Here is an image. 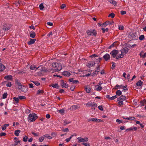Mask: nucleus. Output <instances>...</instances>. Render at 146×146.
I'll list each match as a JSON object with an SVG mask.
<instances>
[{
  "label": "nucleus",
  "instance_id": "33",
  "mask_svg": "<svg viewBox=\"0 0 146 146\" xmlns=\"http://www.w3.org/2000/svg\"><path fill=\"white\" fill-rule=\"evenodd\" d=\"M44 138L45 137L43 135L39 138V141L40 142H42L43 141Z\"/></svg>",
  "mask_w": 146,
  "mask_h": 146
},
{
  "label": "nucleus",
  "instance_id": "16",
  "mask_svg": "<svg viewBox=\"0 0 146 146\" xmlns=\"http://www.w3.org/2000/svg\"><path fill=\"white\" fill-rule=\"evenodd\" d=\"M92 121L97 122L103 121L102 120L100 119H98L95 118H92Z\"/></svg>",
  "mask_w": 146,
  "mask_h": 146
},
{
  "label": "nucleus",
  "instance_id": "46",
  "mask_svg": "<svg viewBox=\"0 0 146 146\" xmlns=\"http://www.w3.org/2000/svg\"><path fill=\"white\" fill-rule=\"evenodd\" d=\"M82 145H84L85 146H90V144L88 143H82Z\"/></svg>",
  "mask_w": 146,
  "mask_h": 146
},
{
  "label": "nucleus",
  "instance_id": "61",
  "mask_svg": "<svg viewBox=\"0 0 146 146\" xmlns=\"http://www.w3.org/2000/svg\"><path fill=\"white\" fill-rule=\"evenodd\" d=\"M20 141H16L15 143V145H17L18 143H20Z\"/></svg>",
  "mask_w": 146,
  "mask_h": 146
},
{
  "label": "nucleus",
  "instance_id": "24",
  "mask_svg": "<svg viewBox=\"0 0 146 146\" xmlns=\"http://www.w3.org/2000/svg\"><path fill=\"white\" fill-rule=\"evenodd\" d=\"M124 88V86L122 85H119L118 84L116 85L115 86V89H117L118 88Z\"/></svg>",
  "mask_w": 146,
  "mask_h": 146
},
{
  "label": "nucleus",
  "instance_id": "26",
  "mask_svg": "<svg viewBox=\"0 0 146 146\" xmlns=\"http://www.w3.org/2000/svg\"><path fill=\"white\" fill-rule=\"evenodd\" d=\"M21 132L20 130H17L15 131L14 134L16 136H18L19 135V133Z\"/></svg>",
  "mask_w": 146,
  "mask_h": 146
},
{
  "label": "nucleus",
  "instance_id": "54",
  "mask_svg": "<svg viewBox=\"0 0 146 146\" xmlns=\"http://www.w3.org/2000/svg\"><path fill=\"white\" fill-rule=\"evenodd\" d=\"M6 135V134L5 133L1 132L0 133V137L5 136Z\"/></svg>",
  "mask_w": 146,
  "mask_h": 146
},
{
  "label": "nucleus",
  "instance_id": "10",
  "mask_svg": "<svg viewBox=\"0 0 146 146\" xmlns=\"http://www.w3.org/2000/svg\"><path fill=\"white\" fill-rule=\"evenodd\" d=\"M103 58L106 61H107L110 58V56L108 54H106L103 56Z\"/></svg>",
  "mask_w": 146,
  "mask_h": 146
},
{
  "label": "nucleus",
  "instance_id": "6",
  "mask_svg": "<svg viewBox=\"0 0 146 146\" xmlns=\"http://www.w3.org/2000/svg\"><path fill=\"white\" fill-rule=\"evenodd\" d=\"M118 51L116 50H114L112 51L110 53V54H111L113 58H114L118 54Z\"/></svg>",
  "mask_w": 146,
  "mask_h": 146
},
{
  "label": "nucleus",
  "instance_id": "25",
  "mask_svg": "<svg viewBox=\"0 0 146 146\" xmlns=\"http://www.w3.org/2000/svg\"><path fill=\"white\" fill-rule=\"evenodd\" d=\"M36 36V34L34 32H32L30 33V36L32 38H34Z\"/></svg>",
  "mask_w": 146,
  "mask_h": 146
},
{
  "label": "nucleus",
  "instance_id": "64",
  "mask_svg": "<svg viewBox=\"0 0 146 146\" xmlns=\"http://www.w3.org/2000/svg\"><path fill=\"white\" fill-rule=\"evenodd\" d=\"M111 63L112 64L111 69H114V68L115 67V66L114 65L115 63L113 62H112Z\"/></svg>",
  "mask_w": 146,
  "mask_h": 146
},
{
  "label": "nucleus",
  "instance_id": "13",
  "mask_svg": "<svg viewBox=\"0 0 146 146\" xmlns=\"http://www.w3.org/2000/svg\"><path fill=\"white\" fill-rule=\"evenodd\" d=\"M126 99V97L125 96H124L123 95H122L119 98H117V101H120V100L124 101Z\"/></svg>",
  "mask_w": 146,
  "mask_h": 146
},
{
  "label": "nucleus",
  "instance_id": "63",
  "mask_svg": "<svg viewBox=\"0 0 146 146\" xmlns=\"http://www.w3.org/2000/svg\"><path fill=\"white\" fill-rule=\"evenodd\" d=\"M118 105L119 106L122 105L123 104V102L122 101H119L118 103Z\"/></svg>",
  "mask_w": 146,
  "mask_h": 146
},
{
  "label": "nucleus",
  "instance_id": "37",
  "mask_svg": "<svg viewBox=\"0 0 146 146\" xmlns=\"http://www.w3.org/2000/svg\"><path fill=\"white\" fill-rule=\"evenodd\" d=\"M101 29L103 31V33H104L105 31H106V32H108L109 31V29L108 28H107L106 29H105L104 28H102Z\"/></svg>",
  "mask_w": 146,
  "mask_h": 146
},
{
  "label": "nucleus",
  "instance_id": "39",
  "mask_svg": "<svg viewBox=\"0 0 146 146\" xmlns=\"http://www.w3.org/2000/svg\"><path fill=\"white\" fill-rule=\"evenodd\" d=\"M98 86V87L96 89V90L97 91H100L102 89V87L100 86Z\"/></svg>",
  "mask_w": 146,
  "mask_h": 146
},
{
  "label": "nucleus",
  "instance_id": "29",
  "mask_svg": "<svg viewBox=\"0 0 146 146\" xmlns=\"http://www.w3.org/2000/svg\"><path fill=\"white\" fill-rule=\"evenodd\" d=\"M123 118L125 119H128L129 120H133L135 119L134 117H131L127 118L123 117Z\"/></svg>",
  "mask_w": 146,
  "mask_h": 146
},
{
  "label": "nucleus",
  "instance_id": "18",
  "mask_svg": "<svg viewBox=\"0 0 146 146\" xmlns=\"http://www.w3.org/2000/svg\"><path fill=\"white\" fill-rule=\"evenodd\" d=\"M137 129V128L136 127H134L133 128L132 127H130L128 129H126L125 131H129L131 130H134L135 131Z\"/></svg>",
  "mask_w": 146,
  "mask_h": 146
},
{
  "label": "nucleus",
  "instance_id": "4",
  "mask_svg": "<svg viewBox=\"0 0 146 146\" xmlns=\"http://www.w3.org/2000/svg\"><path fill=\"white\" fill-rule=\"evenodd\" d=\"M86 105L88 106H91L92 107H97V104L95 102H89Z\"/></svg>",
  "mask_w": 146,
  "mask_h": 146
},
{
  "label": "nucleus",
  "instance_id": "2",
  "mask_svg": "<svg viewBox=\"0 0 146 146\" xmlns=\"http://www.w3.org/2000/svg\"><path fill=\"white\" fill-rule=\"evenodd\" d=\"M52 66L53 67L55 68L54 70L58 71L62 69V67L60 65L56 62H54L52 63Z\"/></svg>",
  "mask_w": 146,
  "mask_h": 146
},
{
  "label": "nucleus",
  "instance_id": "43",
  "mask_svg": "<svg viewBox=\"0 0 146 146\" xmlns=\"http://www.w3.org/2000/svg\"><path fill=\"white\" fill-rule=\"evenodd\" d=\"M19 98L20 100L25 99L26 98V97L23 96H19Z\"/></svg>",
  "mask_w": 146,
  "mask_h": 146
},
{
  "label": "nucleus",
  "instance_id": "23",
  "mask_svg": "<svg viewBox=\"0 0 146 146\" xmlns=\"http://www.w3.org/2000/svg\"><path fill=\"white\" fill-rule=\"evenodd\" d=\"M5 66L1 63H0V72L3 71L5 69Z\"/></svg>",
  "mask_w": 146,
  "mask_h": 146
},
{
  "label": "nucleus",
  "instance_id": "14",
  "mask_svg": "<svg viewBox=\"0 0 146 146\" xmlns=\"http://www.w3.org/2000/svg\"><path fill=\"white\" fill-rule=\"evenodd\" d=\"M113 23V22H112V23H111L110 22L107 21L105 22L104 23L102 24V27L106 26L108 25H112V23Z\"/></svg>",
  "mask_w": 146,
  "mask_h": 146
},
{
  "label": "nucleus",
  "instance_id": "41",
  "mask_svg": "<svg viewBox=\"0 0 146 146\" xmlns=\"http://www.w3.org/2000/svg\"><path fill=\"white\" fill-rule=\"evenodd\" d=\"M7 92H6L4 93L3 96V98L5 99L7 98Z\"/></svg>",
  "mask_w": 146,
  "mask_h": 146
},
{
  "label": "nucleus",
  "instance_id": "49",
  "mask_svg": "<svg viewBox=\"0 0 146 146\" xmlns=\"http://www.w3.org/2000/svg\"><path fill=\"white\" fill-rule=\"evenodd\" d=\"M72 82L73 84H77L79 82L77 80H74Z\"/></svg>",
  "mask_w": 146,
  "mask_h": 146
},
{
  "label": "nucleus",
  "instance_id": "53",
  "mask_svg": "<svg viewBox=\"0 0 146 146\" xmlns=\"http://www.w3.org/2000/svg\"><path fill=\"white\" fill-rule=\"evenodd\" d=\"M100 71H97V70H96L93 73H92V75L93 76H95L94 75L95 74H98V72Z\"/></svg>",
  "mask_w": 146,
  "mask_h": 146
},
{
  "label": "nucleus",
  "instance_id": "35",
  "mask_svg": "<svg viewBox=\"0 0 146 146\" xmlns=\"http://www.w3.org/2000/svg\"><path fill=\"white\" fill-rule=\"evenodd\" d=\"M146 101L145 99L141 101L140 103L141 106H144L146 103Z\"/></svg>",
  "mask_w": 146,
  "mask_h": 146
},
{
  "label": "nucleus",
  "instance_id": "27",
  "mask_svg": "<svg viewBox=\"0 0 146 146\" xmlns=\"http://www.w3.org/2000/svg\"><path fill=\"white\" fill-rule=\"evenodd\" d=\"M85 89L86 92L89 93L90 92V87L89 86H88Z\"/></svg>",
  "mask_w": 146,
  "mask_h": 146
},
{
  "label": "nucleus",
  "instance_id": "58",
  "mask_svg": "<svg viewBox=\"0 0 146 146\" xmlns=\"http://www.w3.org/2000/svg\"><path fill=\"white\" fill-rule=\"evenodd\" d=\"M66 5L65 4H62L61 6V8L62 9H63L65 7Z\"/></svg>",
  "mask_w": 146,
  "mask_h": 146
},
{
  "label": "nucleus",
  "instance_id": "45",
  "mask_svg": "<svg viewBox=\"0 0 146 146\" xmlns=\"http://www.w3.org/2000/svg\"><path fill=\"white\" fill-rule=\"evenodd\" d=\"M39 7L40 10H42L43 9L44 7L42 3H41L39 5Z\"/></svg>",
  "mask_w": 146,
  "mask_h": 146
},
{
  "label": "nucleus",
  "instance_id": "38",
  "mask_svg": "<svg viewBox=\"0 0 146 146\" xmlns=\"http://www.w3.org/2000/svg\"><path fill=\"white\" fill-rule=\"evenodd\" d=\"M28 139V137L25 135L24 136V137L23 138V141L24 142H26L27 141V140Z\"/></svg>",
  "mask_w": 146,
  "mask_h": 146
},
{
  "label": "nucleus",
  "instance_id": "47",
  "mask_svg": "<svg viewBox=\"0 0 146 146\" xmlns=\"http://www.w3.org/2000/svg\"><path fill=\"white\" fill-rule=\"evenodd\" d=\"M92 33L93 35L96 36V31L95 30H94L92 31Z\"/></svg>",
  "mask_w": 146,
  "mask_h": 146
},
{
  "label": "nucleus",
  "instance_id": "50",
  "mask_svg": "<svg viewBox=\"0 0 146 146\" xmlns=\"http://www.w3.org/2000/svg\"><path fill=\"white\" fill-rule=\"evenodd\" d=\"M103 106L102 105L98 107V108L101 111H103Z\"/></svg>",
  "mask_w": 146,
  "mask_h": 146
},
{
  "label": "nucleus",
  "instance_id": "55",
  "mask_svg": "<svg viewBox=\"0 0 146 146\" xmlns=\"http://www.w3.org/2000/svg\"><path fill=\"white\" fill-rule=\"evenodd\" d=\"M69 129L68 128L64 129L62 130V131L64 132H68L69 131Z\"/></svg>",
  "mask_w": 146,
  "mask_h": 146
},
{
  "label": "nucleus",
  "instance_id": "51",
  "mask_svg": "<svg viewBox=\"0 0 146 146\" xmlns=\"http://www.w3.org/2000/svg\"><path fill=\"white\" fill-rule=\"evenodd\" d=\"M144 38V36L143 35H141L139 37V39L141 40H143Z\"/></svg>",
  "mask_w": 146,
  "mask_h": 146
},
{
  "label": "nucleus",
  "instance_id": "48",
  "mask_svg": "<svg viewBox=\"0 0 146 146\" xmlns=\"http://www.w3.org/2000/svg\"><path fill=\"white\" fill-rule=\"evenodd\" d=\"M13 99L17 103H18L19 101V98L14 97L13 98Z\"/></svg>",
  "mask_w": 146,
  "mask_h": 146
},
{
  "label": "nucleus",
  "instance_id": "22",
  "mask_svg": "<svg viewBox=\"0 0 146 146\" xmlns=\"http://www.w3.org/2000/svg\"><path fill=\"white\" fill-rule=\"evenodd\" d=\"M108 1L114 6L116 5L117 4V3L113 0H108Z\"/></svg>",
  "mask_w": 146,
  "mask_h": 146
},
{
  "label": "nucleus",
  "instance_id": "11",
  "mask_svg": "<svg viewBox=\"0 0 146 146\" xmlns=\"http://www.w3.org/2000/svg\"><path fill=\"white\" fill-rule=\"evenodd\" d=\"M36 41L35 39H30V40L28 42V44L29 45H31L34 44Z\"/></svg>",
  "mask_w": 146,
  "mask_h": 146
},
{
  "label": "nucleus",
  "instance_id": "52",
  "mask_svg": "<svg viewBox=\"0 0 146 146\" xmlns=\"http://www.w3.org/2000/svg\"><path fill=\"white\" fill-rule=\"evenodd\" d=\"M21 2L19 1L18 2H16L14 3V5H16L17 7H18L19 5H20Z\"/></svg>",
  "mask_w": 146,
  "mask_h": 146
},
{
  "label": "nucleus",
  "instance_id": "57",
  "mask_svg": "<svg viewBox=\"0 0 146 146\" xmlns=\"http://www.w3.org/2000/svg\"><path fill=\"white\" fill-rule=\"evenodd\" d=\"M64 123L65 124L64 125H66L68 124L69 123H70V122H68L67 120H65L64 121Z\"/></svg>",
  "mask_w": 146,
  "mask_h": 146
},
{
  "label": "nucleus",
  "instance_id": "12",
  "mask_svg": "<svg viewBox=\"0 0 146 146\" xmlns=\"http://www.w3.org/2000/svg\"><path fill=\"white\" fill-rule=\"evenodd\" d=\"M95 64V62L93 61H92L90 62V63H88V64L87 65V66L88 67L90 68L91 66H94Z\"/></svg>",
  "mask_w": 146,
  "mask_h": 146
},
{
  "label": "nucleus",
  "instance_id": "32",
  "mask_svg": "<svg viewBox=\"0 0 146 146\" xmlns=\"http://www.w3.org/2000/svg\"><path fill=\"white\" fill-rule=\"evenodd\" d=\"M40 67V66H38V67L36 68V66H32L31 65L30 67V69L31 70H34L35 69V68H36V69H38Z\"/></svg>",
  "mask_w": 146,
  "mask_h": 146
},
{
  "label": "nucleus",
  "instance_id": "40",
  "mask_svg": "<svg viewBox=\"0 0 146 146\" xmlns=\"http://www.w3.org/2000/svg\"><path fill=\"white\" fill-rule=\"evenodd\" d=\"M115 14L113 13H111L109 15L108 17H111V18H113L114 17Z\"/></svg>",
  "mask_w": 146,
  "mask_h": 146
},
{
  "label": "nucleus",
  "instance_id": "31",
  "mask_svg": "<svg viewBox=\"0 0 146 146\" xmlns=\"http://www.w3.org/2000/svg\"><path fill=\"white\" fill-rule=\"evenodd\" d=\"M116 94L117 96H120L121 95L122 92L120 90H117L116 92Z\"/></svg>",
  "mask_w": 146,
  "mask_h": 146
},
{
  "label": "nucleus",
  "instance_id": "8",
  "mask_svg": "<svg viewBox=\"0 0 146 146\" xmlns=\"http://www.w3.org/2000/svg\"><path fill=\"white\" fill-rule=\"evenodd\" d=\"M136 36L133 33L131 32L129 35V37L131 39H135Z\"/></svg>",
  "mask_w": 146,
  "mask_h": 146
},
{
  "label": "nucleus",
  "instance_id": "28",
  "mask_svg": "<svg viewBox=\"0 0 146 146\" xmlns=\"http://www.w3.org/2000/svg\"><path fill=\"white\" fill-rule=\"evenodd\" d=\"M143 82L141 80H139L137 83L136 85L138 86H141L143 84Z\"/></svg>",
  "mask_w": 146,
  "mask_h": 146
},
{
  "label": "nucleus",
  "instance_id": "44",
  "mask_svg": "<svg viewBox=\"0 0 146 146\" xmlns=\"http://www.w3.org/2000/svg\"><path fill=\"white\" fill-rule=\"evenodd\" d=\"M117 98V95H115L114 96H113L112 97H110V99L111 100H113L114 99Z\"/></svg>",
  "mask_w": 146,
  "mask_h": 146
},
{
  "label": "nucleus",
  "instance_id": "30",
  "mask_svg": "<svg viewBox=\"0 0 146 146\" xmlns=\"http://www.w3.org/2000/svg\"><path fill=\"white\" fill-rule=\"evenodd\" d=\"M44 93V91L43 90H38L36 94H40Z\"/></svg>",
  "mask_w": 146,
  "mask_h": 146
},
{
  "label": "nucleus",
  "instance_id": "56",
  "mask_svg": "<svg viewBox=\"0 0 146 146\" xmlns=\"http://www.w3.org/2000/svg\"><path fill=\"white\" fill-rule=\"evenodd\" d=\"M118 29L120 30H123L124 29V27L123 26H119Z\"/></svg>",
  "mask_w": 146,
  "mask_h": 146
},
{
  "label": "nucleus",
  "instance_id": "17",
  "mask_svg": "<svg viewBox=\"0 0 146 146\" xmlns=\"http://www.w3.org/2000/svg\"><path fill=\"white\" fill-rule=\"evenodd\" d=\"M4 78L7 80H11L12 79V76L11 75H9L7 76H6L4 77Z\"/></svg>",
  "mask_w": 146,
  "mask_h": 146
},
{
  "label": "nucleus",
  "instance_id": "36",
  "mask_svg": "<svg viewBox=\"0 0 146 146\" xmlns=\"http://www.w3.org/2000/svg\"><path fill=\"white\" fill-rule=\"evenodd\" d=\"M123 56H124V55L122 54H121L120 55L119 54V56H117L116 57V59H118L119 58H122L123 57Z\"/></svg>",
  "mask_w": 146,
  "mask_h": 146
},
{
  "label": "nucleus",
  "instance_id": "19",
  "mask_svg": "<svg viewBox=\"0 0 146 146\" xmlns=\"http://www.w3.org/2000/svg\"><path fill=\"white\" fill-rule=\"evenodd\" d=\"M20 89H21L22 91L25 92H26L27 91V89H26V88L25 86H22Z\"/></svg>",
  "mask_w": 146,
  "mask_h": 146
},
{
  "label": "nucleus",
  "instance_id": "7",
  "mask_svg": "<svg viewBox=\"0 0 146 146\" xmlns=\"http://www.w3.org/2000/svg\"><path fill=\"white\" fill-rule=\"evenodd\" d=\"M80 108V106L78 105H74L70 107V109L72 110H75Z\"/></svg>",
  "mask_w": 146,
  "mask_h": 146
},
{
  "label": "nucleus",
  "instance_id": "42",
  "mask_svg": "<svg viewBox=\"0 0 146 146\" xmlns=\"http://www.w3.org/2000/svg\"><path fill=\"white\" fill-rule=\"evenodd\" d=\"M32 82L36 86H39L40 84V83L38 81H33Z\"/></svg>",
  "mask_w": 146,
  "mask_h": 146
},
{
  "label": "nucleus",
  "instance_id": "1",
  "mask_svg": "<svg viewBox=\"0 0 146 146\" xmlns=\"http://www.w3.org/2000/svg\"><path fill=\"white\" fill-rule=\"evenodd\" d=\"M36 115L35 113L30 114L28 117V121H30V122H33L35 121L37 118Z\"/></svg>",
  "mask_w": 146,
  "mask_h": 146
},
{
  "label": "nucleus",
  "instance_id": "5",
  "mask_svg": "<svg viewBox=\"0 0 146 146\" xmlns=\"http://www.w3.org/2000/svg\"><path fill=\"white\" fill-rule=\"evenodd\" d=\"M129 49L127 47H124L122 48L121 50V54H123L124 56L125 54L128 52Z\"/></svg>",
  "mask_w": 146,
  "mask_h": 146
},
{
  "label": "nucleus",
  "instance_id": "60",
  "mask_svg": "<svg viewBox=\"0 0 146 146\" xmlns=\"http://www.w3.org/2000/svg\"><path fill=\"white\" fill-rule=\"evenodd\" d=\"M126 12L125 11H121V15H123L126 14Z\"/></svg>",
  "mask_w": 146,
  "mask_h": 146
},
{
  "label": "nucleus",
  "instance_id": "62",
  "mask_svg": "<svg viewBox=\"0 0 146 146\" xmlns=\"http://www.w3.org/2000/svg\"><path fill=\"white\" fill-rule=\"evenodd\" d=\"M87 33L88 35H91V34H92V31H87Z\"/></svg>",
  "mask_w": 146,
  "mask_h": 146
},
{
  "label": "nucleus",
  "instance_id": "3",
  "mask_svg": "<svg viewBox=\"0 0 146 146\" xmlns=\"http://www.w3.org/2000/svg\"><path fill=\"white\" fill-rule=\"evenodd\" d=\"M78 140V143H80L82 142H87L88 141V137H86L84 138H82L81 137H78L77 138Z\"/></svg>",
  "mask_w": 146,
  "mask_h": 146
},
{
  "label": "nucleus",
  "instance_id": "34",
  "mask_svg": "<svg viewBox=\"0 0 146 146\" xmlns=\"http://www.w3.org/2000/svg\"><path fill=\"white\" fill-rule=\"evenodd\" d=\"M9 29H10V27L9 26H7V27L6 26H5V25H4L3 27V30L4 31H7Z\"/></svg>",
  "mask_w": 146,
  "mask_h": 146
},
{
  "label": "nucleus",
  "instance_id": "21",
  "mask_svg": "<svg viewBox=\"0 0 146 146\" xmlns=\"http://www.w3.org/2000/svg\"><path fill=\"white\" fill-rule=\"evenodd\" d=\"M40 70L44 72H46L48 71V69L45 68L44 67H42Z\"/></svg>",
  "mask_w": 146,
  "mask_h": 146
},
{
  "label": "nucleus",
  "instance_id": "59",
  "mask_svg": "<svg viewBox=\"0 0 146 146\" xmlns=\"http://www.w3.org/2000/svg\"><path fill=\"white\" fill-rule=\"evenodd\" d=\"M59 112L61 113H64V110L63 109H61L58 110Z\"/></svg>",
  "mask_w": 146,
  "mask_h": 146
},
{
  "label": "nucleus",
  "instance_id": "20",
  "mask_svg": "<svg viewBox=\"0 0 146 146\" xmlns=\"http://www.w3.org/2000/svg\"><path fill=\"white\" fill-rule=\"evenodd\" d=\"M49 86H52L53 88H55L56 89L58 88L59 86L58 84L55 83V84H52L51 85H49Z\"/></svg>",
  "mask_w": 146,
  "mask_h": 146
},
{
  "label": "nucleus",
  "instance_id": "9",
  "mask_svg": "<svg viewBox=\"0 0 146 146\" xmlns=\"http://www.w3.org/2000/svg\"><path fill=\"white\" fill-rule=\"evenodd\" d=\"M61 84L62 87H64L66 88L68 87V84L66 85V83H65L64 81L63 80H61Z\"/></svg>",
  "mask_w": 146,
  "mask_h": 146
},
{
  "label": "nucleus",
  "instance_id": "15",
  "mask_svg": "<svg viewBox=\"0 0 146 146\" xmlns=\"http://www.w3.org/2000/svg\"><path fill=\"white\" fill-rule=\"evenodd\" d=\"M70 73L68 72L65 71L62 72V75L66 76H68L70 75Z\"/></svg>",
  "mask_w": 146,
  "mask_h": 146
}]
</instances>
